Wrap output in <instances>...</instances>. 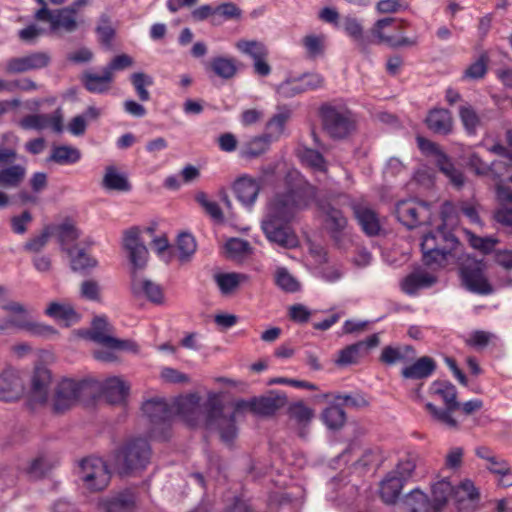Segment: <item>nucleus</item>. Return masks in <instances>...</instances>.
<instances>
[{
    "label": "nucleus",
    "mask_w": 512,
    "mask_h": 512,
    "mask_svg": "<svg viewBox=\"0 0 512 512\" xmlns=\"http://www.w3.org/2000/svg\"><path fill=\"white\" fill-rule=\"evenodd\" d=\"M449 497L454 498L451 482L441 479L432 485V499L419 489H413L406 497L405 502L410 512H440L448 502Z\"/></svg>",
    "instance_id": "nucleus-7"
},
{
    "label": "nucleus",
    "mask_w": 512,
    "mask_h": 512,
    "mask_svg": "<svg viewBox=\"0 0 512 512\" xmlns=\"http://www.w3.org/2000/svg\"><path fill=\"white\" fill-rule=\"evenodd\" d=\"M35 18L39 21L48 22L51 31L63 30L72 33L78 28V23L73 10L40 8L35 13Z\"/></svg>",
    "instance_id": "nucleus-19"
},
{
    "label": "nucleus",
    "mask_w": 512,
    "mask_h": 512,
    "mask_svg": "<svg viewBox=\"0 0 512 512\" xmlns=\"http://www.w3.org/2000/svg\"><path fill=\"white\" fill-rule=\"evenodd\" d=\"M454 499L457 502L464 500H476L479 498V491L470 479L461 481L457 486H453Z\"/></svg>",
    "instance_id": "nucleus-57"
},
{
    "label": "nucleus",
    "mask_w": 512,
    "mask_h": 512,
    "mask_svg": "<svg viewBox=\"0 0 512 512\" xmlns=\"http://www.w3.org/2000/svg\"><path fill=\"white\" fill-rule=\"evenodd\" d=\"M70 260V267L74 272L88 273L98 264L97 260L86 253L84 248L74 247L66 253Z\"/></svg>",
    "instance_id": "nucleus-41"
},
{
    "label": "nucleus",
    "mask_w": 512,
    "mask_h": 512,
    "mask_svg": "<svg viewBox=\"0 0 512 512\" xmlns=\"http://www.w3.org/2000/svg\"><path fill=\"white\" fill-rule=\"evenodd\" d=\"M50 56L46 52H34L22 57H13L7 60L5 71L8 74H19L37 70L48 66Z\"/></svg>",
    "instance_id": "nucleus-23"
},
{
    "label": "nucleus",
    "mask_w": 512,
    "mask_h": 512,
    "mask_svg": "<svg viewBox=\"0 0 512 512\" xmlns=\"http://www.w3.org/2000/svg\"><path fill=\"white\" fill-rule=\"evenodd\" d=\"M131 291L134 296H144L154 304H162L164 300L162 287L149 279L134 278L131 283Z\"/></svg>",
    "instance_id": "nucleus-33"
},
{
    "label": "nucleus",
    "mask_w": 512,
    "mask_h": 512,
    "mask_svg": "<svg viewBox=\"0 0 512 512\" xmlns=\"http://www.w3.org/2000/svg\"><path fill=\"white\" fill-rule=\"evenodd\" d=\"M45 313L55 321L63 322L67 326L77 320L75 310L72 306L65 303L52 302L46 308Z\"/></svg>",
    "instance_id": "nucleus-49"
},
{
    "label": "nucleus",
    "mask_w": 512,
    "mask_h": 512,
    "mask_svg": "<svg viewBox=\"0 0 512 512\" xmlns=\"http://www.w3.org/2000/svg\"><path fill=\"white\" fill-rule=\"evenodd\" d=\"M351 208L363 232L368 236L379 234L381 226L378 215L370 207L361 202H352Z\"/></svg>",
    "instance_id": "nucleus-28"
},
{
    "label": "nucleus",
    "mask_w": 512,
    "mask_h": 512,
    "mask_svg": "<svg viewBox=\"0 0 512 512\" xmlns=\"http://www.w3.org/2000/svg\"><path fill=\"white\" fill-rule=\"evenodd\" d=\"M317 193V188L303 178L287 179L285 188L273 195L267 207L294 219L316 201Z\"/></svg>",
    "instance_id": "nucleus-3"
},
{
    "label": "nucleus",
    "mask_w": 512,
    "mask_h": 512,
    "mask_svg": "<svg viewBox=\"0 0 512 512\" xmlns=\"http://www.w3.org/2000/svg\"><path fill=\"white\" fill-rule=\"evenodd\" d=\"M81 157V151L74 146L55 145L52 147L47 161L58 165H74L81 160Z\"/></svg>",
    "instance_id": "nucleus-38"
},
{
    "label": "nucleus",
    "mask_w": 512,
    "mask_h": 512,
    "mask_svg": "<svg viewBox=\"0 0 512 512\" xmlns=\"http://www.w3.org/2000/svg\"><path fill=\"white\" fill-rule=\"evenodd\" d=\"M200 396L196 393H190L186 395H181L174 399L173 401V410L174 416H179L188 426L195 427L199 424L202 414L206 416V408L200 405ZM207 401L204 403L206 405ZM205 426L207 424L205 423ZM209 429L208 427H206ZM212 429H216L219 431L217 427H213Z\"/></svg>",
    "instance_id": "nucleus-16"
},
{
    "label": "nucleus",
    "mask_w": 512,
    "mask_h": 512,
    "mask_svg": "<svg viewBox=\"0 0 512 512\" xmlns=\"http://www.w3.org/2000/svg\"><path fill=\"white\" fill-rule=\"evenodd\" d=\"M151 458V447L144 438H134L127 441L114 453L115 468L121 475H127L134 471L147 467Z\"/></svg>",
    "instance_id": "nucleus-5"
},
{
    "label": "nucleus",
    "mask_w": 512,
    "mask_h": 512,
    "mask_svg": "<svg viewBox=\"0 0 512 512\" xmlns=\"http://www.w3.org/2000/svg\"><path fill=\"white\" fill-rule=\"evenodd\" d=\"M234 192L237 199L245 206L252 207L259 195L260 182L251 177H240L234 183Z\"/></svg>",
    "instance_id": "nucleus-29"
},
{
    "label": "nucleus",
    "mask_w": 512,
    "mask_h": 512,
    "mask_svg": "<svg viewBox=\"0 0 512 512\" xmlns=\"http://www.w3.org/2000/svg\"><path fill=\"white\" fill-rule=\"evenodd\" d=\"M437 282V278L425 271H414L401 281V289L407 295L413 296L420 289L429 288Z\"/></svg>",
    "instance_id": "nucleus-31"
},
{
    "label": "nucleus",
    "mask_w": 512,
    "mask_h": 512,
    "mask_svg": "<svg viewBox=\"0 0 512 512\" xmlns=\"http://www.w3.org/2000/svg\"><path fill=\"white\" fill-rule=\"evenodd\" d=\"M213 279L222 295L233 293L247 279V276L236 272H219L214 274Z\"/></svg>",
    "instance_id": "nucleus-46"
},
{
    "label": "nucleus",
    "mask_w": 512,
    "mask_h": 512,
    "mask_svg": "<svg viewBox=\"0 0 512 512\" xmlns=\"http://www.w3.org/2000/svg\"><path fill=\"white\" fill-rule=\"evenodd\" d=\"M291 117V111L287 108L280 109L266 124V135H271L272 140H277L283 134L285 125Z\"/></svg>",
    "instance_id": "nucleus-52"
},
{
    "label": "nucleus",
    "mask_w": 512,
    "mask_h": 512,
    "mask_svg": "<svg viewBox=\"0 0 512 512\" xmlns=\"http://www.w3.org/2000/svg\"><path fill=\"white\" fill-rule=\"evenodd\" d=\"M83 87L93 94H106L111 88L114 76H110L106 70L102 69V74L92 71H85L80 77Z\"/></svg>",
    "instance_id": "nucleus-30"
},
{
    "label": "nucleus",
    "mask_w": 512,
    "mask_h": 512,
    "mask_svg": "<svg viewBox=\"0 0 512 512\" xmlns=\"http://www.w3.org/2000/svg\"><path fill=\"white\" fill-rule=\"evenodd\" d=\"M467 165L476 175L487 176L492 180H498L502 177V170L507 168L506 163L503 161H493L490 165H487L476 153L469 155Z\"/></svg>",
    "instance_id": "nucleus-32"
},
{
    "label": "nucleus",
    "mask_w": 512,
    "mask_h": 512,
    "mask_svg": "<svg viewBox=\"0 0 512 512\" xmlns=\"http://www.w3.org/2000/svg\"><path fill=\"white\" fill-rule=\"evenodd\" d=\"M320 208L326 216L325 221L332 236L334 238H338L347 225L346 217L343 215L341 210L333 207L329 203L320 205Z\"/></svg>",
    "instance_id": "nucleus-42"
},
{
    "label": "nucleus",
    "mask_w": 512,
    "mask_h": 512,
    "mask_svg": "<svg viewBox=\"0 0 512 512\" xmlns=\"http://www.w3.org/2000/svg\"><path fill=\"white\" fill-rule=\"evenodd\" d=\"M271 135H260L243 143L240 155L245 159H253L264 154L272 143Z\"/></svg>",
    "instance_id": "nucleus-40"
},
{
    "label": "nucleus",
    "mask_w": 512,
    "mask_h": 512,
    "mask_svg": "<svg viewBox=\"0 0 512 512\" xmlns=\"http://www.w3.org/2000/svg\"><path fill=\"white\" fill-rule=\"evenodd\" d=\"M177 249L180 261H186L196 251V241L190 233H180L177 238Z\"/></svg>",
    "instance_id": "nucleus-58"
},
{
    "label": "nucleus",
    "mask_w": 512,
    "mask_h": 512,
    "mask_svg": "<svg viewBox=\"0 0 512 512\" xmlns=\"http://www.w3.org/2000/svg\"><path fill=\"white\" fill-rule=\"evenodd\" d=\"M98 386V380L93 378H86L80 381L68 378L63 379L57 385L53 398L54 412L63 413L80 399H94Z\"/></svg>",
    "instance_id": "nucleus-6"
},
{
    "label": "nucleus",
    "mask_w": 512,
    "mask_h": 512,
    "mask_svg": "<svg viewBox=\"0 0 512 512\" xmlns=\"http://www.w3.org/2000/svg\"><path fill=\"white\" fill-rule=\"evenodd\" d=\"M24 391L23 382L19 376V372L7 367L0 374V400L12 402L18 400Z\"/></svg>",
    "instance_id": "nucleus-25"
},
{
    "label": "nucleus",
    "mask_w": 512,
    "mask_h": 512,
    "mask_svg": "<svg viewBox=\"0 0 512 512\" xmlns=\"http://www.w3.org/2000/svg\"><path fill=\"white\" fill-rule=\"evenodd\" d=\"M292 220L267 207V213L261 222V228L269 242L285 249L296 248L299 240L290 225Z\"/></svg>",
    "instance_id": "nucleus-8"
},
{
    "label": "nucleus",
    "mask_w": 512,
    "mask_h": 512,
    "mask_svg": "<svg viewBox=\"0 0 512 512\" xmlns=\"http://www.w3.org/2000/svg\"><path fill=\"white\" fill-rule=\"evenodd\" d=\"M111 326L104 316H97L92 321L90 339L113 350H136V344L130 340H121L108 335Z\"/></svg>",
    "instance_id": "nucleus-17"
},
{
    "label": "nucleus",
    "mask_w": 512,
    "mask_h": 512,
    "mask_svg": "<svg viewBox=\"0 0 512 512\" xmlns=\"http://www.w3.org/2000/svg\"><path fill=\"white\" fill-rule=\"evenodd\" d=\"M0 309L18 315V317H10L6 319L9 327L26 330L34 336H50L56 334V330L50 326L40 322H32L27 319V311L25 307L18 302H8V304H0Z\"/></svg>",
    "instance_id": "nucleus-15"
},
{
    "label": "nucleus",
    "mask_w": 512,
    "mask_h": 512,
    "mask_svg": "<svg viewBox=\"0 0 512 512\" xmlns=\"http://www.w3.org/2000/svg\"><path fill=\"white\" fill-rule=\"evenodd\" d=\"M106 512H134L135 494L130 489L120 491L104 502Z\"/></svg>",
    "instance_id": "nucleus-39"
},
{
    "label": "nucleus",
    "mask_w": 512,
    "mask_h": 512,
    "mask_svg": "<svg viewBox=\"0 0 512 512\" xmlns=\"http://www.w3.org/2000/svg\"><path fill=\"white\" fill-rule=\"evenodd\" d=\"M51 380L52 377L49 369L44 366L35 367L29 393V405L32 409L35 405H42L47 402Z\"/></svg>",
    "instance_id": "nucleus-22"
},
{
    "label": "nucleus",
    "mask_w": 512,
    "mask_h": 512,
    "mask_svg": "<svg viewBox=\"0 0 512 512\" xmlns=\"http://www.w3.org/2000/svg\"><path fill=\"white\" fill-rule=\"evenodd\" d=\"M335 400L340 401V404H343L347 407L359 409L368 406V401L365 399L364 395L360 392L355 393H345V394H336L334 396Z\"/></svg>",
    "instance_id": "nucleus-63"
},
{
    "label": "nucleus",
    "mask_w": 512,
    "mask_h": 512,
    "mask_svg": "<svg viewBox=\"0 0 512 512\" xmlns=\"http://www.w3.org/2000/svg\"><path fill=\"white\" fill-rule=\"evenodd\" d=\"M103 186L108 190L117 191H129L131 188L127 178L118 173L113 166H108L106 168V173L103 178Z\"/></svg>",
    "instance_id": "nucleus-54"
},
{
    "label": "nucleus",
    "mask_w": 512,
    "mask_h": 512,
    "mask_svg": "<svg viewBox=\"0 0 512 512\" xmlns=\"http://www.w3.org/2000/svg\"><path fill=\"white\" fill-rule=\"evenodd\" d=\"M27 168L23 164H12L0 168V188L15 189L24 181Z\"/></svg>",
    "instance_id": "nucleus-37"
},
{
    "label": "nucleus",
    "mask_w": 512,
    "mask_h": 512,
    "mask_svg": "<svg viewBox=\"0 0 512 512\" xmlns=\"http://www.w3.org/2000/svg\"><path fill=\"white\" fill-rule=\"evenodd\" d=\"M436 369V362L429 356L417 359L413 364L405 366L401 375L405 379L420 380L431 376Z\"/></svg>",
    "instance_id": "nucleus-35"
},
{
    "label": "nucleus",
    "mask_w": 512,
    "mask_h": 512,
    "mask_svg": "<svg viewBox=\"0 0 512 512\" xmlns=\"http://www.w3.org/2000/svg\"><path fill=\"white\" fill-rule=\"evenodd\" d=\"M485 264L481 260H467L459 270L462 285L470 292L479 295H490L493 287L485 274Z\"/></svg>",
    "instance_id": "nucleus-13"
},
{
    "label": "nucleus",
    "mask_w": 512,
    "mask_h": 512,
    "mask_svg": "<svg viewBox=\"0 0 512 512\" xmlns=\"http://www.w3.org/2000/svg\"><path fill=\"white\" fill-rule=\"evenodd\" d=\"M236 48L243 54L250 56L253 61L259 58H266L268 55L266 46L256 40H239L236 43Z\"/></svg>",
    "instance_id": "nucleus-56"
},
{
    "label": "nucleus",
    "mask_w": 512,
    "mask_h": 512,
    "mask_svg": "<svg viewBox=\"0 0 512 512\" xmlns=\"http://www.w3.org/2000/svg\"><path fill=\"white\" fill-rule=\"evenodd\" d=\"M142 412L153 425L169 424L174 417L173 403L163 398H152L142 405Z\"/></svg>",
    "instance_id": "nucleus-24"
},
{
    "label": "nucleus",
    "mask_w": 512,
    "mask_h": 512,
    "mask_svg": "<svg viewBox=\"0 0 512 512\" xmlns=\"http://www.w3.org/2000/svg\"><path fill=\"white\" fill-rule=\"evenodd\" d=\"M213 73L224 79L229 80L237 74V61L232 57L217 56L213 57L209 63Z\"/></svg>",
    "instance_id": "nucleus-45"
},
{
    "label": "nucleus",
    "mask_w": 512,
    "mask_h": 512,
    "mask_svg": "<svg viewBox=\"0 0 512 512\" xmlns=\"http://www.w3.org/2000/svg\"><path fill=\"white\" fill-rule=\"evenodd\" d=\"M78 478L84 489L99 492L109 484L110 472L103 459L91 456L80 461Z\"/></svg>",
    "instance_id": "nucleus-10"
},
{
    "label": "nucleus",
    "mask_w": 512,
    "mask_h": 512,
    "mask_svg": "<svg viewBox=\"0 0 512 512\" xmlns=\"http://www.w3.org/2000/svg\"><path fill=\"white\" fill-rule=\"evenodd\" d=\"M274 282L280 290L286 293H296L301 290L300 282L283 266L276 268Z\"/></svg>",
    "instance_id": "nucleus-50"
},
{
    "label": "nucleus",
    "mask_w": 512,
    "mask_h": 512,
    "mask_svg": "<svg viewBox=\"0 0 512 512\" xmlns=\"http://www.w3.org/2000/svg\"><path fill=\"white\" fill-rule=\"evenodd\" d=\"M460 120L469 135H475L477 128L480 125V118L475 109L468 103H465L459 108Z\"/></svg>",
    "instance_id": "nucleus-55"
},
{
    "label": "nucleus",
    "mask_w": 512,
    "mask_h": 512,
    "mask_svg": "<svg viewBox=\"0 0 512 512\" xmlns=\"http://www.w3.org/2000/svg\"><path fill=\"white\" fill-rule=\"evenodd\" d=\"M288 416L298 427V435L305 438L308 434V427L314 416V411L302 401L295 402L288 407Z\"/></svg>",
    "instance_id": "nucleus-34"
},
{
    "label": "nucleus",
    "mask_w": 512,
    "mask_h": 512,
    "mask_svg": "<svg viewBox=\"0 0 512 512\" xmlns=\"http://www.w3.org/2000/svg\"><path fill=\"white\" fill-rule=\"evenodd\" d=\"M427 127L439 135H447L452 131L451 113L444 108L433 109L426 118Z\"/></svg>",
    "instance_id": "nucleus-36"
},
{
    "label": "nucleus",
    "mask_w": 512,
    "mask_h": 512,
    "mask_svg": "<svg viewBox=\"0 0 512 512\" xmlns=\"http://www.w3.org/2000/svg\"><path fill=\"white\" fill-rule=\"evenodd\" d=\"M417 143L420 151L426 156H433L436 160V165L439 170L450 180L456 187L461 188L465 183V176L463 172L456 168L451 159L440 149V147L424 138L417 137Z\"/></svg>",
    "instance_id": "nucleus-12"
},
{
    "label": "nucleus",
    "mask_w": 512,
    "mask_h": 512,
    "mask_svg": "<svg viewBox=\"0 0 512 512\" xmlns=\"http://www.w3.org/2000/svg\"><path fill=\"white\" fill-rule=\"evenodd\" d=\"M195 199L214 221L223 222L224 215L217 202L208 200L204 192H199Z\"/></svg>",
    "instance_id": "nucleus-61"
},
{
    "label": "nucleus",
    "mask_w": 512,
    "mask_h": 512,
    "mask_svg": "<svg viewBox=\"0 0 512 512\" xmlns=\"http://www.w3.org/2000/svg\"><path fill=\"white\" fill-rule=\"evenodd\" d=\"M322 420L330 430H339L346 422V413L339 404L330 405L322 412Z\"/></svg>",
    "instance_id": "nucleus-53"
},
{
    "label": "nucleus",
    "mask_w": 512,
    "mask_h": 512,
    "mask_svg": "<svg viewBox=\"0 0 512 512\" xmlns=\"http://www.w3.org/2000/svg\"><path fill=\"white\" fill-rule=\"evenodd\" d=\"M18 126L26 131L51 129L53 132L60 134L63 132V113L61 108H57L51 114H28L18 121Z\"/></svg>",
    "instance_id": "nucleus-18"
},
{
    "label": "nucleus",
    "mask_w": 512,
    "mask_h": 512,
    "mask_svg": "<svg viewBox=\"0 0 512 512\" xmlns=\"http://www.w3.org/2000/svg\"><path fill=\"white\" fill-rule=\"evenodd\" d=\"M409 25L404 19L385 17L378 19L372 26L370 32L378 44H386L391 48L413 47L418 44V37L394 36L387 34L385 30L393 27L395 30H401Z\"/></svg>",
    "instance_id": "nucleus-11"
},
{
    "label": "nucleus",
    "mask_w": 512,
    "mask_h": 512,
    "mask_svg": "<svg viewBox=\"0 0 512 512\" xmlns=\"http://www.w3.org/2000/svg\"><path fill=\"white\" fill-rule=\"evenodd\" d=\"M343 29L361 50L367 49L371 41L368 36L364 35L362 24L357 18L346 17L343 21Z\"/></svg>",
    "instance_id": "nucleus-47"
},
{
    "label": "nucleus",
    "mask_w": 512,
    "mask_h": 512,
    "mask_svg": "<svg viewBox=\"0 0 512 512\" xmlns=\"http://www.w3.org/2000/svg\"><path fill=\"white\" fill-rule=\"evenodd\" d=\"M429 391L432 396L438 397L444 404L443 408H439L433 403H426L425 407L432 418L449 428H457L458 422L452 416L453 412L460 409L456 387L448 380H435L431 383Z\"/></svg>",
    "instance_id": "nucleus-4"
},
{
    "label": "nucleus",
    "mask_w": 512,
    "mask_h": 512,
    "mask_svg": "<svg viewBox=\"0 0 512 512\" xmlns=\"http://www.w3.org/2000/svg\"><path fill=\"white\" fill-rule=\"evenodd\" d=\"M323 78L319 74H304L297 78L287 79L279 84L276 92L281 98H292L307 91L320 88Z\"/></svg>",
    "instance_id": "nucleus-20"
},
{
    "label": "nucleus",
    "mask_w": 512,
    "mask_h": 512,
    "mask_svg": "<svg viewBox=\"0 0 512 512\" xmlns=\"http://www.w3.org/2000/svg\"><path fill=\"white\" fill-rule=\"evenodd\" d=\"M298 157L301 163L314 172L325 173L327 171V162L323 155L312 148L303 147L298 152Z\"/></svg>",
    "instance_id": "nucleus-48"
},
{
    "label": "nucleus",
    "mask_w": 512,
    "mask_h": 512,
    "mask_svg": "<svg viewBox=\"0 0 512 512\" xmlns=\"http://www.w3.org/2000/svg\"><path fill=\"white\" fill-rule=\"evenodd\" d=\"M129 79L139 100L142 102L149 101L150 92L147 88L154 84L152 76L144 72H135L130 75Z\"/></svg>",
    "instance_id": "nucleus-51"
},
{
    "label": "nucleus",
    "mask_w": 512,
    "mask_h": 512,
    "mask_svg": "<svg viewBox=\"0 0 512 512\" xmlns=\"http://www.w3.org/2000/svg\"><path fill=\"white\" fill-rule=\"evenodd\" d=\"M452 209L453 205L451 202H444L441 207L443 223L436 230L430 231L422 237V261L428 267L445 266L448 258L459 245V240L451 230L447 229L445 224Z\"/></svg>",
    "instance_id": "nucleus-2"
},
{
    "label": "nucleus",
    "mask_w": 512,
    "mask_h": 512,
    "mask_svg": "<svg viewBox=\"0 0 512 512\" xmlns=\"http://www.w3.org/2000/svg\"><path fill=\"white\" fill-rule=\"evenodd\" d=\"M53 465L44 456L35 458L26 469V473L30 478L39 479L43 477Z\"/></svg>",
    "instance_id": "nucleus-62"
},
{
    "label": "nucleus",
    "mask_w": 512,
    "mask_h": 512,
    "mask_svg": "<svg viewBox=\"0 0 512 512\" xmlns=\"http://www.w3.org/2000/svg\"><path fill=\"white\" fill-rule=\"evenodd\" d=\"M395 213L397 219L408 229H413L430 221V205L416 199L397 202Z\"/></svg>",
    "instance_id": "nucleus-14"
},
{
    "label": "nucleus",
    "mask_w": 512,
    "mask_h": 512,
    "mask_svg": "<svg viewBox=\"0 0 512 512\" xmlns=\"http://www.w3.org/2000/svg\"><path fill=\"white\" fill-rule=\"evenodd\" d=\"M123 247L134 268H143L148 258V249L140 239V229L131 227L124 232Z\"/></svg>",
    "instance_id": "nucleus-21"
},
{
    "label": "nucleus",
    "mask_w": 512,
    "mask_h": 512,
    "mask_svg": "<svg viewBox=\"0 0 512 512\" xmlns=\"http://www.w3.org/2000/svg\"><path fill=\"white\" fill-rule=\"evenodd\" d=\"M415 350L410 345L404 346H386L383 348L380 361L386 365L392 366L397 363L406 362L409 355L414 356Z\"/></svg>",
    "instance_id": "nucleus-44"
},
{
    "label": "nucleus",
    "mask_w": 512,
    "mask_h": 512,
    "mask_svg": "<svg viewBox=\"0 0 512 512\" xmlns=\"http://www.w3.org/2000/svg\"><path fill=\"white\" fill-rule=\"evenodd\" d=\"M404 485L401 480L389 472L380 484V497L383 502L394 504L398 500Z\"/></svg>",
    "instance_id": "nucleus-43"
},
{
    "label": "nucleus",
    "mask_w": 512,
    "mask_h": 512,
    "mask_svg": "<svg viewBox=\"0 0 512 512\" xmlns=\"http://www.w3.org/2000/svg\"><path fill=\"white\" fill-rule=\"evenodd\" d=\"M469 244L484 254L492 252L498 243V240L492 236L480 237L467 231Z\"/></svg>",
    "instance_id": "nucleus-60"
},
{
    "label": "nucleus",
    "mask_w": 512,
    "mask_h": 512,
    "mask_svg": "<svg viewBox=\"0 0 512 512\" xmlns=\"http://www.w3.org/2000/svg\"><path fill=\"white\" fill-rule=\"evenodd\" d=\"M487 72V58L480 56L475 62L470 64L464 72L463 78L470 80H478L485 76Z\"/></svg>",
    "instance_id": "nucleus-64"
},
{
    "label": "nucleus",
    "mask_w": 512,
    "mask_h": 512,
    "mask_svg": "<svg viewBox=\"0 0 512 512\" xmlns=\"http://www.w3.org/2000/svg\"><path fill=\"white\" fill-rule=\"evenodd\" d=\"M416 468V463L413 457L407 456L401 459L396 468L391 471V474H394L397 479L401 480L404 484H406L413 476Z\"/></svg>",
    "instance_id": "nucleus-59"
},
{
    "label": "nucleus",
    "mask_w": 512,
    "mask_h": 512,
    "mask_svg": "<svg viewBox=\"0 0 512 512\" xmlns=\"http://www.w3.org/2000/svg\"><path fill=\"white\" fill-rule=\"evenodd\" d=\"M320 117L324 131L333 139L346 138L355 128L352 113L343 107L322 105Z\"/></svg>",
    "instance_id": "nucleus-9"
},
{
    "label": "nucleus",
    "mask_w": 512,
    "mask_h": 512,
    "mask_svg": "<svg viewBox=\"0 0 512 512\" xmlns=\"http://www.w3.org/2000/svg\"><path fill=\"white\" fill-rule=\"evenodd\" d=\"M287 398L282 395H269L252 397L248 400L241 399L235 402L234 412L225 415L223 403L216 394H209L206 408V424L208 428L217 427L221 440L231 443L237 436L236 413L243 409H249L257 416L267 417L274 415L279 409L285 406Z\"/></svg>",
    "instance_id": "nucleus-1"
},
{
    "label": "nucleus",
    "mask_w": 512,
    "mask_h": 512,
    "mask_svg": "<svg viewBox=\"0 0 512 512\" xmlns=\"http://www.w3.org/2000/svg\"><path fill=\"white\" fill-rule=\"evenodd\" d=\"M98 385L95 398L101 395L111 404L124 402L129 394V386L116 376L107 378L103 382L98 381Z\"/></svg>",
    "instance_id": "nucleus-26"
},
{
    "label": "nucleus",
    "mask_w": 512,
    "mask_h": 512,
    "mask_svg": "<svg viewBox=\"0 0 512 512\" xmlns=\"http://www.w3.org/2000/svg\"><path fill=\"white\" fill-rule=\"evenodd\" d=\"M51 231V236H55L59 243L60 249L65 253H70L74 247L75 242L80 237V231L70 219H65L63 222L54 225H48Z\"/></svg>",
    "instance_id": "nucleus-27"
}]
</instances>
